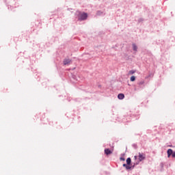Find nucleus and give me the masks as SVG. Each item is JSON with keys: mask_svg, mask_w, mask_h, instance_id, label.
<instances>
[{"mask_svg": "<svg viewBox=\"0 0 175 175\" xmlns=\"http://www.w3.org/2000/svg\"><path fill=\"white\" fill-rule=\"evenodd\" d=\"M172 158H175V152H172Z\"/></svg>", "mask_w": 175, "mask_h": 175, "instance_id": "14", "label": "nucleus"}, {"mask_svg": "<svg viewBox=\"0 0 175 175\" xmlns=\"http://www.w3.org/2000/svg\"><path fill=\"white\" fill-rule=\"evenodd\" d=\"M136 73V70H131L129 72V75H135Z\"/></svg>", "mask_w": 175, "mask_h": 175, "instance_id": "9", "label": "nucleus"}, {"mask_svg": "<svg viewBox=\"0 0 175 175\" xmlns=\"http://www.w3.org/2000/svg\"><path fill=\"white\" fill-rule=\"evenodd\" d=\"M130 80H131V81H135V80H136V77L132 76V77L130 78Z\"/></svg>", "mask_w": 175, "mask_h": 175, "instance_id": "12", "label": "nucleus"}, {"mask_svg": "<svg viewBox=\"0 0 175 175\" xmlns=\"http://www.w3.org/2000/svg\"><path fill=\"white\" fill-rule=\"evenodd\" d=\"M134 158L136 159L137 158V156H135Z\"/></svg>", "mask_w": 175, "mask_h": 175, "instance_id": "15", "label": "nucleus"}, {"mask_svg": "<svg viewBox=\"0 0 175 175\" xmlns=\"http://www.w3.org/2000/svg\"><path fill=\"white\" fill-rule=\"evenodd\" d=\"M145 81L144 80H142L138 83V85H144Z\"/></svg>", "mask_w": 175, "mask_h": 175, "instance_id": "10", "label": "nucleus"}, {"mask_svg": "<svg viewBox=\"0 0 175 175\" xmlns=\"http://www.w3.org/2000/svg\"><path fill=\"white\" fill-rule=\"evenodd\" d=\"M121 159L122 160V161H124L125 159H122V158H121Z\"/></svg>", "mask_w": 175, "mask_h": 175, "instance_id": "16", "label": "nucleus"}, {"mask_svg": "<svg viewBox=\"0 0 175 175\" xmlns=\"http://www.w3.org/2000/svg\"><path fill=\"white\" fill-rule=\"evenodd\" d=\"M88 17V15L87 14V13L83 12L79 15L78 20L79 21H83L84 20H87Z\"/></svg>", "mask_w": 175, "mask_h": 175, "instance_id": "1", "label": "nucleus"}, {"mask_svg": "<svg viewBox=\"0 0 175 175\" xmlns=\"http://www.w3.org/2000/svg\"><path fill=\"white\" fill-rule=\"evenodd\" d=\"M70 62H72V60L70 59H65L64 60V65H68V64H70Z\"/></svg>", "mask_w": 175, "mask_h": 175, "instance_id": "5", "label": "nucleus"}, {"mask_svg": "<svg viewBox=\"0 0 175 175\" xmlns=\"http://www.w3.org/2000/svg\"><path fill=\"white\" fill-rule=\"evenodd\" d=\"M142 19H139V21H140Z\"/></svg>", "mask_w": 175, "mask_h": 175, "instance_id": "17", "label": "nucleus"}, {"mask_svg": "<svg viewBox=\"0 0 175 175\" xmlns=\"http://www.w3.org/2000/svg\"><path fill=\"white\" fill-rule=\"evenodd\" d=\"M118 98L120 100H122V99H124V98H125V95L122 93H120L118 95Z\"/></svg>", "mask_w": 175, "mask_h": 175, "instance_id": "4", "label": "nucleus"}, {"mask_svg": "<svg viewBox=\"0 0 175 175\" xmlns=\"http://www.w3.org/2000/svg\"><path fill=\"white\" fill-rule=\"evenodd\" d=\"M138 159L139 162H142V161H144V159H146V154L143 153H139Z\"/></svg>", "mask_w": 175, "mask_h": 175, "instance_id": "2", "label": "nucleus"}, {"mask_svg": "<svg viewBox=\"0 0 175 175\" xmlns=\"http://www.w3.org/2000/svg\"><path fill=\"white\" fill-rule=\"evenodd\" d=\"M133 51H137V46L136 44H133Z\"/></svg>", "mask_w": 175, "mask_h": 175, "instance_id": "8", "label": "nucleus"}, {"mask_svg": "<svg viewBox=\"0 0 175 175\" xmlns=\"http://www.w3.org/2000/svg\"><path fill=\"white\" fill-rule=\"evenodd\" d=\"M112 153L113 152L110 150V149L109 148L105 149V154H106V155H110V154H112Z\"/></svg>", "mask_w": 175, "mask_h": 175, "instance_id": "3", "label": "nucleus"}, {"mask_svg": "<svg viewBox=\"0 0 175 175\" xmlns=\"http://www.w3.org/2000/svg\"><path fill=\"white\" fill-rule=\"evenodd\" d=\"M126 163H127V165H131V158L130 157L127 158Z\"/></svg>", "mask_w": 175, "mask_h": 175, "instance_id": "13", "label": "nucleus"}, {"mask_svg": "<svg viewBox=\"0 0 175 175\" xmlns=\"http://www.w3.org/2000/svg\"><path fill=\"white\" fill-rule=\"evenodd\" d=\"M102 14H103V12H102L101 11H98L96 12V16H102Z\"/></svg>", "mask_w": 175, "mask_h": 175, "instance_id": "11", "label": "nucleus"}, {"mask_svg": "<svg viewBox=\"0 0 175 175\" xmlns=\"http://www.w3.org/2000/svg\"><path fill=\"white\" fill-rule=\"evenodd\" d=\"M123 167L126 169V170H129L132 168V167L129 166L128 164H123Z\"/></svg>", "mask_w": 175, "mask_h": 175, "instance_id": "7", "label": "nucleus"}, {"mask_svg": "<svg viewBox=\"0 0 175 175\" xmlns=\"http://www.w3.org/2000/svg\"><path fill=\"white\" fill-rule=\"evenodd\" d=\"M167 154L168 158H170V155H172V154H173V150H172V149H168V150H167Z\"/></svg>", "mask_w": 175, "mask_h": 175, "instance_id": "6", "label": "nucleus"}]
</instances>
